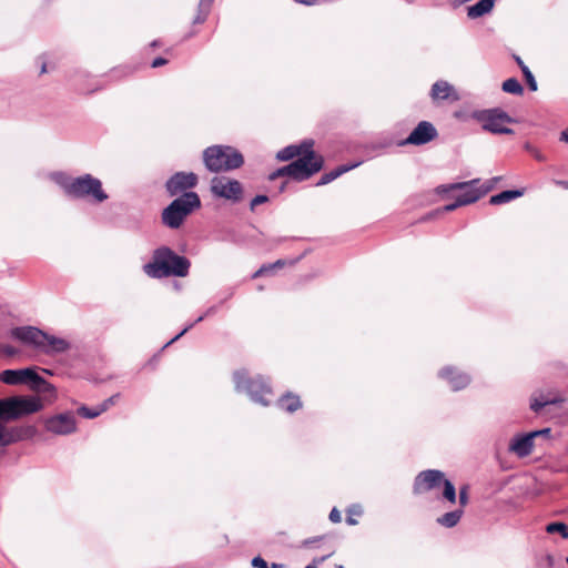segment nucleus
Segmentation results:
<instances>
[{"label":"nucleus","instance_id":"15","mask_svg":"<svg viewBox=\"0 0 568 568\" xmlns=\"http://www.w3.org/2000/svg\"><path fill=\"white\" fill-rule=\"evenodd\" d=\"M9 400L10 407L13 410L12 420L40 412L43 407L41 400L36 397L12 396L9 397Z\"/></svg>","mask_w":568,"mask_h":568},{"label":"nucleus","instance_id":"9","mask_svg":"<svg viewBox=\"0 0 568 568\" xmlns=\"http://www.w3.org/2000/svg\"><path fill=\"white\" fill-rule=\"evenodd\" d=\"M323 168V158L313 150L292 162L293 180L305 181Z\"/></svg>","mask_w":568,"mask_h":568},{"label":"nucleus","instance_id":"35","mask_svg":"<svg viewBox=\"0 0 568 568\" xmlns=\"http://www.w3.org/2000/svg\"><path fill=\"white\" fill-rule=\"evenodd\" d=\"M78 414L84 418L91 419V418H95V417L100 416L102 414V412H100L99 405L94 408H89L83 405V406L79 407Z\"/></svg>","mask_w":568,"mask_h":568},{"label":"nucleus","instance_id":"26","mask_svg":"<svg viewBox=\"0 0 568 568\" xmlns=\"http://www.w3.org/2000/svg\"><path fill=\"white\" fill-rule=\"evenodd\" d=\"M463 515H464V509L458 508V509L445 513L444 515L439 516L436 519V521L438 525H440L445 528H453L460 521Z\"/></svg>","mask_w":568,"mask_h":568},{"label":"nucleus","instance_id":"4","mask_svg":"<svg viewBox=\"0 0 568 568\" xmlns=\"http://www.w3.org/2000/svg\"><path fill=\"white\" fill-rule=\"evenodd\" d=\"M201 206L197 193L190 191L174 199L162 212V222L165 226L179 229L187 215Z\"/></svg>","mask_w":568,"mask_h":568},{"label":"nucleus","instance_id":"18","mask_svg":"<svg viewBox=\"0 0 568 568\" xmlns=\"http://www.w3.org/2000/svg\"><path fill=\"white\" fill-rule=\"evenodd\" d=\"M535 446L534 435L531 433L518 434L514 436L508 445V452L519 458L529 456Z\"/></svg>","mask_w":568,"mask_h":568},{"label":"nucleus","instance_id":"11","mask_svg":"<svg viewBox=\"0 0 568 568\" xmlns=\"http://www.w3.org/2000/svg\"><path fill=\"white\" fill-rule=\"evenodd\" d=\"M44 428L59 436H68L77 432V419L72 412H64L44 419Z\"/></svg>","mask_w":568,"mask_h":568},{"label":"nucleus","instance_id":"21","mask_svg":"<svg viewBox=\"0 0 568 568\" xmlns=\"http://www.w3.org/2000/svg\"><path fill=\"white\" fill-rule=\"evenodd\" d=\"M42 346H40L39 351L47 355H55L61 354L70 349V343L61 337H57L54 335H50L45 333V338L41 341Z\"/></svg>","mask_w":568,"mask_h":568},{"label":"nucleus","instance_id":"55","mask_svg":"<svg viewBox=\"0 0 568 568\" xmlns=\"http://www.w3.org/2000/svg\"><path fill=\"white\" fill-rule=\"evenodd\" d=\"M560 141L568 143V129L561 131Z\"/></svg>","mask_w":568,"mask_h":568},{"label":"nucleus","instance_id":"54","mask_svg":"<svg viewBox=\"0 0 568 568\" xmlns=\"http://www.w3.org/2000/svg\"><path fill=\"white\" fill-rule=\"evenodd\" d=\"M554 183L558 186H561L564 189H568V181H564V180H552Z\"/></svg>","mask_w":568,"mask_h":568},{"label":"nucleus","instance_id":"28","mask_svg":"<svg viewBox=\"0 0 568 568\" xmlns=\"http://www.w3.org/2000/svg\"><path fill=\"white\" fill-rule=\"evenodd\" d=\"M524 194L523 190H506L498 194L493 195L489 199V203L491 205H499L504 203H508L517 197H520Z\"/></svg>","mask_w":568,"mask_h":568},{"label":"nucleus","instance_id":"33","mask_svg":"<svg viewBox=\"0 0 568 568\" xmlns=\"http://www.w3.org/2000/svg\"><path fill=\"white\" fill-rule=\"evenodd\" d=\"M13 410L10 407L9 398L0 399V419L12 420Z\"/></svg>","mask_w":568,"mask_h":568},{"label":"nucleus","instance_id":"25","mask_svg":"<svg viewBox=\"0 0 568 568\" xmlns=\"http://www.w3.org/2000/svg\"><path fill=\"white\" fill-rule=\"evenodd\" d=\"M21 432V428L8 429L6 426L0 424V446H9L21 440L23 438Z\"/></svg>","mask_w":568,"mask_h":568},{"label":"nucleus","instance_id":"41","mask_svg":"<svg viewBox=\"0 0 568 568\" xmlns=\"http://www.w3.org/2000/svg\"><path fill=\"white\" fill-rule=\"evenodd\" d=\"M458 501L462 509L468 504V489L466 486L459 489Z\"/></svg>","mask_w":568,"mask_h":568},{"label":"nucleus","instance_id":"5","mask_svg":"<svg viewBox=\"0 0 568 568\" xmlns=\"http://www.w3.org/2000/svg\"><path fill=\"white\" fill-rule=\"evenodd\" d=\"M233 382L235 390L237 393H245L252 402L262 406L270 404L266 396L272 395V388L262 376L250 377L246 371L241 369L234 372Z\"/></svg>","mask_w":568,"mask_h":568},{"label":"nucleus","instance_id":"19","mask_svg":"<svg viewBox=\"0 0 568 568\" xmlns=\"http://www.w3.org/2000/svg\"><path fill=\"white\" fill-rule=\"evenodd\" d=\"M479 183V179H474L471 181L459 182L452 185V189L462 191V193H459L456 197L463 206L475 203L480 199V193L478 191Z\"/></svg>","mask_w":568,"mask_h":568},{"label":"nucleus","instance_id":"40","mask_svg":"<svg viewBox=\"0 0 568 568\" xmlns=\"http://www.w3.org/2000/svg\"><path fill=\"white\" fill-rule=\"evenodd\" d=\"M525 150L527 152H529L537 161L539 162H544L546 161V156L540 152L538 151L532 144L530 143H525L524 145Z\"/></svg>","mask_w":568,"mask_h":568},{"label":"nucleus","instance_id":"38","mask_svg":"<svg viewBox=\"0 0 568 568\" xmlns=\"http://www.w3.org/2000/svg\"><path fill=\"white\" fill-rule=\"evenodd\" d=\"M205 318L204 315L196 317V320L190 324H187L178 335H175L171 341H169L165 346H169L176 342L180 337H182L186 332H189L195 324L202 322Z\"/></svg>","mask_w":568,"mask_h":568},{"label":"nucleus","instance_id":"53","mask_svg":"<svg viewBox=\"0 0 568 568\" xmlns=\"http://www.w3.org/2000/svg\"><path fill=\"white\" fill-rule=\"evenodd\" d=\"M217 312V306H211L206 310V312L203 314L205 317L214 315Z\"/></svg>","mask_w":568,"mask_h":568},{"label":"nucleus","instance_id":"50","mask_svg":"<svg viewBox=\"0 0 568 568\" xmlns=\"http://www.w3.org/2000/svg\"><path fill=\"white\" fill-rule=\"evenodd\" d=\"M333 555V552H329L325 556H322V557H316L313 559V564L314 566H317V565H321L323 564L327 558H329L331 556Z\"/></svg>","mask_w":568,"mask_h":568},{"label":"nucleus","instance_id":"16","mask_svg":"<svg viewBox=\"0 0 568 568\" xmlns=\"http://www.w3.org/2000/svg\"><path fill=\"white\" fill-rule=\"evenodd\" d=\"M436 136V128L428 121H422L405 140L398 143V145H423L433 141Z\"/></svg>","mask_w":568,"mask_h":568},{"label":"nucleus","instance_id":"46","mask_svg":"<svg viewBox=\"0 0 568 568\" xmlns=\"http://www.w3.org/2000/svg\"><path fill=\"white\" fill-rule=\"evenodd\" d=\"M214 0H200L197 9L210 13Z\"/></svg>","mask_w":568,"mask_h":568},{"label":"nucleus","instance_id":"27","mask_svg":"<svg viewBox=\"0 0 568 568\" xmlns=\"http://www.w3.org/2000/svg\"><path fill=\"white\" fill-rule=\"evenodd\" d=\"M277 405L283 410L294 413L301 408L302 402L298 396L287 393L277 400Z\"/></svg>","mask_w":568,"mask_h":568},{"label":"nucleus","instance_id":"34","mask_svg":"<svg viewBox=\"0 0 568 568\" xmlns=\"http://www.w3.org/2000/svg\"><path fill=\"white\" fill-rule=\"evenodd\" d=\"M282 176H290L293 179V169H292V162L285 166H282L270 174L268 179L271 181L276 180Z\"/></svg>","mask_w":568,"mask_h":568},{"label":"nucleus","instance_id":"43","mask_svg":"<svg viewBox=\"0 0 568 568\" xmlns=\"http://www.w3.org/2000/svg\"><path fill=\"white\" fill-rule=\"evenodd\" d=\"M530 433H531V435H534V439H537V438L549 439L551 429L547 427V428H542L539 430H532Z\"/></svg>","mask_w":568,"mask_h":568},{"label":"nucleus","instance_id":"59","mask_svg":"<svg viewBox=\"0 0 568 568\" xmlns=\"http://www.w3.org/2000/svg\"><path fill=\"white\" fill-rule=\"evenodd\" d=\"M4 352H6V354H8V355H14V354H16V349H14L13 347H11V346H7V347L4 348Z\"/></svg>","mask_w":568,"mask_h":568},{"label":"nucleus","instance_id":"10","mask_svg":"<svg viewBox=\"0 0 568 568\" xmlns=\"http://www.w3.org/2000/svg\"><path fill=\"white\" fill-rule=\"evenodd\" d=\"M564 402L565 397L556 389H537L530 395L529 407L539 415L546 410L549 413L551 407Z\"/></svg>","mask_w":568,"mask_h":568},{"label":"nucleus","instance_id":"49","mask_svg":"<svg viewBox=\"0 0 568 568\" xmlns=\"http://www.w3.org/2000/svg\"><path fill=\"white\" fill-rule=\"evenodd\" d=\"M166 63H168V60H166V59H164V58H162V57H158V58H155V59L152 61L151 67H152V68H159V67H162V65H164V64H166Z\"/></svg>","mask_w":568,"mask_h":568},{"label":"nucleus","instance_id":"48","mask_svg":"<svg viewBox=\"0 0 568 568\" xmlns=\"http://www.w3.org/2000/svg\"><path fill=\"white\" fill-rule=\"evenodd\" d=\"M341 519H342V517H341V513H339V510H338L337 508H333V509L331 510V513H329V520H331L332 523L337 524V523H339V521H341Z\"/></svg>","mask_w":568,"mask_h":568},{"label":"nucleus","instance_id":"47","mask_svg":"<svg viewBox=\"0 0 568 568\" xmlns=\"http://www.w3.org/2000/svg\"><path fill=\"white\" fill-rule=\"evenodd\" d=\"M207 16H209V12L197 9V14L194 18L193 23L194 24L203 23L206 20Z\"/></svg>","mask_w":568,"mask_h":568},{"label":"nucleus","instance_id":"12","mask_svg":"<svg viewBox=\"0 0 568 568\" xmlns=\"http://www.w3.org/2000/svg\"><path fill=\"white\" fill-rule=\"evenodd\" d=\"M445 474L438 469H427L420 471L414 479L413 493L414 495H423L427 491L434 490L444 481Z\"/></svg>","mask_w":568,"mask_h":568},{"label":"nucleus","instance_id":"6","mask_svg":"<svg viewBox=\"0 0 568 568\" xmlns=\"http://www.w3.org/2000/svg\"><path fill=\"white\" fill-rule=\"evenodd\" d=\"M473 119L481 123L483 129L494 134H513L514 130L506 126L513 123L514 119L499 108L474 111Z\"/></svg>","mask_w":568,"mask_h":568},{"label":"nucleus","instance_id":"30","mask_svg":"<svg viewBox=\"0 0 568 568\" xmlns=\"http://www.w3.org/2000/svg\"><path fill=\"white\" fill-rule=\"evenodd\" d=\"M442 485L444 486L443 497L452 504L456 503L457 495H456V488H455L454 484L450 480L444 478V481H442Z\"/></svg>","mask_w":568,"mask_h":568},{"label":"nucleus","instance_id":"62","mask_svg":"<svg viewBox=\"0 0 568 568\" xmlns=\"http://www.w3.org/2000/svg\"><path fill=\"white\" fill-rule=\"evenodd\" d=\"M305 568H317V567L314 565H307Z\"/></svg>","mask_w":568,"mask_h":568},{"label":"nucleus","instance_id":"3","mask_svg":"<svg viewBox=\"0 0 568 568\" xmlns=\"http://www.w3.org/2000/svg\"><path fill=\"white\" fill-rule=\"evenodd\" d=\"M203 163L212 173L230 172L244 164L242 153L230 145H211L203 151Z\"/></svg>","mask_w":568,"mask_h":568},{"label":"nucleus","instance_id":"31","mask_svg":"<svg viewBox=\"0 0 568 568\" xmlns=\"http://www.w3.org/2000/svg\"><path fill=\"white\" fill-rule=\"evenodd\" d=\"M546 531L548 534H560V536L564 538V539H567L568 538V526L564 523H559V521H556V523H550L546 526Z\"/></svg>","mask_w":568,"mask_h":568},{"label":"nucleus","instance_id":"20","mask_svg":"<svg viewBox=\"0 0 568 568\" xmlns=\"http://www.w3.org/2000/svg\"><path fill=\"white\" fill-rule=\"evenodd\" d=\"M314 141L313 140H304L300 144H291L280 150L276 154V159L278 161H290L295 156L301 158L303 154L313 150Z\"/></svg>","mask_w":568,"mask_h":568},{"label":"nucleus","instance_id":"52","mask_svg":"<svg viewBox=\"0 0 568 568\" xmlns=\"http://www.w3.org/2000/svg\"><path fill=\"white\" fill-rule=\"evenodd\" d=\"M321 539H322V537H316V538L305 539V540L303 541V546H304V547H310L313 542L318 541V540H321Z\"/></svg>","mask_w":568,"mask_h":568},{"label":"nucleus","instance_id":"14","mask_svg":"<svg viewBox=\"0 0 568 568\" xmlns=\"http://www.w3.org/2000/svg\"><path fill=\"white\" fill-rule=\"evenodd\" d=\"M438 377L447 383L452 390L458 392L466 388L471 377L468 373L455 367L445 366L438 372Z\"/></svg>","mask_w":568,"mask_h":568},{"label":"nucleus","instance_id":"2","mask_svg":"<svg viewBox=\"0 0 568 568\" xmlns=\"http://www.w3.org/2000/svg\"><path fill=\"white\" fill-rule=\"evenodd\" d=\"M190 267L189 258L168 246H161L153 251L151 261L143 265V272L151 278L185 277Z\"/></svg>","mask_w":568,"mask_h":568},{"label":"nucleus","instance_id":"13","mask_svg":"<svg viewBox=\"0 0 568 568\" xmlns=\"http://www.w3.org/2000/svg\"><path fill=\"white\" fill-rule=\"evenodd\" d=\"M199 178L193 172H176L165 183L166 192L171 196L189 192L197 185Z\"/></svg>","mask_w":568,"mask_h":568},{"label":"nucleus","instance_id":"36","mask_svg":"<svg viewBox=\"0 0 568 568\" xmlns=\"http://www.w3.org/2000/svg\"><path fill=\"white\" fill-rule=\"evenodd\" d=\"M523 74L530 91H537V81L528 67H523Z\"/></svg>","mask_w":568,"mask_h":568},{"label":"nucleus","instance_id":"57","mask_svg":"<svg viewBox=\"0 0 568 568\" xmlns=\"http://www.w3.org/2000/svg\"><path fill=\"white\" fill-rule=\"evenodd\" d=\"M296 1L300 3L307 4V6H313L316 3V0H296Z\"/></svg>","mask_w":568,"mask_h":568},{"label":"nucleus","instance_id":"23","mask_svg":"<svg viewBox=\"0 0 568 568\" xmlns=\"http://www.w3.org/2000/svg\"><path fill=\"white\" fill-rule=\"evenodd\" d=\"M496 0H479L473 6L467 7V17L469 19H477L489 13L495 6Z\"/></svg>","mask_w":568,"mask_h":568},{"label":"nucleus","instance_id":"22","mask_svg":"<svg viewBox=\"0 0 568 568\" xmlns=\"http://www.w3.org/2000/svg\"><path fill=\"white\" fill-rule=\"evenodd\" d=\"M429 94L434 101H444L449 99L457 101L459 99L455 88L445 80L436 81L432 85Z\"/></svg>","mask_w":568,"mask_h":568},{"label":"nucleus","instance_id":"58","mask_svg":"<svg viewBox=\"0 0 568 568\" xmlns=\"http://www.w3.org/2000/svg\"><path fill=\"white\" fill-rule=\"evenodd\" d=\"M346 523H347L348 525H351V526H354V525H356V524H357V520H356V519H354L352 516H347V517H346Z\"/></svg>","mask_w":568,"mask_h":568},{"label":"nucleus","instance_id":"44","mask_svg":"<svg viewBox=\"0 0 568 568\" xmlns=\"http://www.w3.org/2000/svg\"><path fill=\"white\" fill-rule=\"evenodd\" d=\"M460 206H463V205L460 204V202L456 197L453 203L446 204L445 206H443L442 209L436 211V214L437 213H442V212H452V211H454V210H456V209H458Z\"/></svg>","mask_w":568,"mask_h":568},{"label":"nucleus","instance_id":"17","mask_svg":"<svg viewBox=\"0 0 568 568\" xmlns=\"http://www.w3.org/2000/svg\"><path fill=\"white\" fill-rule=\"evenodd\" d=\"M11 336L37 349L42 346L41 341L45 338V332L34 326H18L11 329Z\"/></svg>","mask_w":568,"mask_h":568},{"label":"nucleus","instance_id":"42","mask_svg":"<svg viewBox=\"0 0 568 568\" xmlns=\"http://www.w3.org/2000/svg\"><path fill=\"white\" fill-rule=\"evenodd\" d=\"M118 398H119V395H113V396L109 397L108 399H105L104 402H102L101 404H99L100 412L104 413L105 410H108L112 405L115 404Z\"/></svg>","mask_w":568,"mask_h":568},{"label":"nucleus","instance_id":"60","mask_svg":"<svg viewBox=\"0 0 568 568\" xmlns=\"http://www.w3.org/2000/svg\"><path fill=\"white\" fill-rule=\"evenodd\" d=\"M44 72H47V67H45V64H42L41 73H44Z\"/></svg>","mask_w":568,"mask_h":568},{"label":"nucleus","instance_id":"45","mask_svg":"<svg viewBox=\"0 0 568 568\" xmlns=\"http://www.w3.org/2000/svg\"><path fill=\"white\" fill-rule=\"evenodd\" d=\"M268 201V197L266 195H263V194H258L256 195L252 201H251V210H254L257 205L260 204H263V203H266Z\"/></svg>","mask_w":568,"mask_h":568},{"label":"nucleus","instance_id":"39","mask_svg":"<svg viewBox=\"0 0 568 568\" xmlns=\"http://www.w3.org/2000/svg\"><path fill=\"white\" fill-rule=\"evenodd\" d=\"M251 564L254 568H284V565L275 562L268 566V564L260 556L254 557Z\"/></svg>","mask_w":568,"mask_h":568},{"label":"nucleus","instance_id":"61","mask_svg":"<svg viewBox=\"0 0 568 568\" xmlns=\"http://www.w3.org/2000/svg\"><path fill=\"white\" fill-rule=\"evenodd\" d=\"M275 271V268H267V275L272 274Z\"/></svg>","mask_w":568,"mask_h":568},{"label":"nucleus","instance_id":"37","mask_svg":"<svg viewBox=\"0 0 568 568\" xmlns=\"http://www.w3.org/2000/svg\"><path fill=\"white\" fill-rule=\"evenodd\" d=\"M500 176H495L488 181H486L485 183H483L481 185L478 184V191L480 193V197L484 196L485 194H487L489 191H491L496 183L498 181H500Z\"/></svg>","mask_w":568,"mask_h":568},{"label":"nucleus","instance_id":"29","mask_svg":"<svg viewBox=\"0 0 568 568\" xmlns=\"http://www.w3.org/2000/svg\"><path fill=\"white\" fill-rule=\"evenodd\" d=\"M501 88L505 92L511 94H521L524 92L523 85L515 78H509L506 81H504Z\"/></svg>","mask_w":568,"mask_h":568},{"label":"nucleus","instance_id":"51","mask_svg":"<svg viewBox=\"0 0 568 568\" xmlns=\"http://www.w3.org/2000/svg\"><path fill=\"white\" fill-rule=\"evenodd\" d=\"M348 514L362 515V508L358 505H354L348 509Z\"/></svg>","mask_w":568,"mask_h":568},{"label":"nucleus","instance_id":"56","mask_svg":"<svg viewBox=\"0 0 568 568\" xmlns=\"http://www.w3.org/2000/svg\"><path fill=\"white\" fill-rule=\"evenodd\" d=\"M515 61H516V63L518 64V67L520 68V70H521V71H523V67H527V65L524 63V61L521 60V58H520V57H517V55H516V57H515Z\"/></svg>","mask_w":568,"mask_h":568},{"label":"nucleus","instance_id":"8","mask_svg":"<svg viewBox=\"0 0 568 568\" xmlns=\"http://www.w3.org/2000/svg\"><path fill=\"white\" fill-rule=\"evenodd\" d=\"M210 190L216 197L225 199L232 202H240L243 196L242 184L229 176H214L211 180Z\"/></svg>","mask_w":568,"mask_h":568},{"label":"nucleus","instance_id":"7","mask_svg":"<svg viewBox=\"0 0 568 568\" xmlns=\"http://www.w3.org/2000/svg\"><path fill=\"white\" fill-rule=\"evenodd\" d=\"M0 381L8 385L30 384L32 388H49L50 385L33 368L6 369L0 373Z\"/></svg>","mask_w":568,"mask_h":568},{"label":"nucleus","instance_id":"1","mask_svg":"<svg viewBox=\"0 0 568 568\" xmlns=\"http://www.w3.org/2000/svg\"><path fill=\"white\" fill-rule=\"evenodd\" d=\"M51 179L69 197L90 199L94 203H102L109 199L101 180L89 173L73 178L64 172H54Z\"/></svg>","mask_w":568,"mask_h":568},{"label":"nucleus","instance_id":"24","mask_svg":"<svg viewBox=\"0 0 568 568\" xmlns=\"http://www.w3.org/2000/svg\"><path fill=\"white\" fill-rule=\"evenodd\" d=\"M361 164V162H355V163H352V164H344V165H339L337 166L336 169L327 172V173H324L320 181L317 182V185H325V184H328L331 182H333L335 179H337L338 176H341L342 174L357 168L358 165Z\"/></svg>","mask_w":568,"mask_h":568},{"label":"nucleus","instance_id":"32","mask_svg":"<svg viewBox=\"0 0 568 568\" xmlns=\"http://www.w3.org/2000/svg\"><path fill=\"white\" fill-rule=\"evenodd\" d=\"M285 264H286L285 260H277L274 263L264 264L252 275V278H257L260 276L267 275V268L278 270V268H282Z\"/></svg>","mask_w":568,"mask_h":568}]
</instances>
